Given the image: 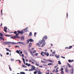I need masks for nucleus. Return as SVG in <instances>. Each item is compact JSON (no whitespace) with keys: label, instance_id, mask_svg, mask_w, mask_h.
Segmentation results:
<instances>
[{"label":"nucleus","instance_id":"1","mask_svg":"<svg viewBox=\"0 0 74 74\" xmlns=\"http://www.w3.org/2000/svg\"><path fill=\"white\" fill-rule=\"evenodd\" d=\"M47 36L46 35L45 36L42 38V40H40L39 42L36 44L37 46H38L39 47H40L41 45H42V43L45 42V40H47Z\"/></svg>","mask_w":74,"mask_h":74},{"label":"nucleus","instance_id":"2","mask_svg":"<svg viewBox=\"0 0 74 74\" xmlns=\"http://www.w3.org/2000/svg\"><path fill=\"white\" fill-rule=\"evenodd\" d=\"M5 44H23V45H25V44L23 42H18L17 43H15L14 42H6L5 43Z\"/></svg>","mask_w":74,"mask_h":74},{"label":"nucleus","instance_id":"3","mask_svg":"<svg viewBox=\"0 0 74 74\" xmlns=\"http://www.w3.org/2000/svg\"><path fill=\"white\" fill-rule=\"evenodd\" d=\"M0 36H1V37H3V34L1 33H0V39H1V40H2L3 41H4V38H3L2 37H1Z\"/></svg>","mask_w":74,"mask_h":74},{"label":"nucleus","instance_id":"4","mask_svg":"<svg viewBox=\"0 0 74 74\" xmlns=\"http://www.w3.org/2000/svg\"><path fill=\"white\" fill-rule=\"evenodd\" d=\"M17 32L19 34H23V31H20L19 30L17 31Z\"/></svg>","mask_w":74,"mask_h":74},{"label":"nucleus","instance_id":"5","mask_svg":"<svg viewBox=\"0 0 74 74\" xmlns=\"http://www.w3.org/2000/svg\"><path fill=\"white\" fill-rule=\"evenodd\" d=\"M47 62H51V63H53L54 62V61L53 60H47Z\"/></svg>","mask_w":74,"mask_h":74},{"label":"nucleus","instance_id":"6","mask_svg":"<svg viewBox=\"0 0 74 74\" xmlns=\"http://www.w3.org/2000/svg\"><path fill=\"white\" fill-rule=\"evenodd\" d=\"M38 70L37 71V73H38V74H41V72L40 70L39 69H38Z\"/></svg>","mask_w":74,"mask_h":74},{"label":"nucleus","instance_id":"7","mask_svg":"<svg viewBox=\"0 0 74 74\" xmlns=\"http://www.w3.org/2000/svg\"><path fill=\"white\" fill-rule=\"evenodd\" d=\"M31 67L32 68V69H33L34 70H36V69H35V68H36V67H35V66H34L32 65Z\"/></svg>","mask_w":74,"mask_h":74},{"label":"nucleus","instance_id":"8","mask_svg":"<svg viewBox=\"0 0 74 74\" xmlns=\"http://www.w3.org/2000/svg\"><path fill=\"white\" fill-rule=\"evenodd\" d=\"M32 43H29V48H30V47H32Z\"/></svg>","mask_w":74,"mask_h":74},{"label":"nucleus","instance_id":"9","mask_svg":"<svg viewBox=\"0 0 74 74\" xmlns=\"http://www.w3.org/2000/svg\"><path fill=\"white\" fill-rule=\"evenodd\" d=\"M27 27L24 29V31H25V32H27Z\"/></svg>","mask_w":74,"mask_h":74},{"label":"nucleus","instance_id":"10","mask_svg":"<svg viewBox=\"0 0 74 74\" xmlns=\"http://www.w3.org/2000/svg\"><path fill=\"white\" fill-rule=\"evenodd\" d=\"M14 38H19V36H14Z\"/></svg>","mask_w":74,"mask_h":74},{"label":"nucleus","instance_id":"11","mask_svg":"<svg viewBox=\"0 0 74 74\" xmlns=\"http://www.w3.org/2000/svg\"><path fill=\"white\" fill-rule=\"evenodd\" d=\"M53 63H49V64H48V66L53 65Z\"/></svg>","mask_w":74,"mask_h":74},{"label":"nucleus","instance_id":"12","mask_svg":"<svg viewBox=\"0 0 74 74\" xmlns=\"http://www.w3.org/2000/svg\"><path fill=\"white\" fill-rule=\"evenodd\" d=\"M29 42H30V41L29 40V39H28L27 41V44H28L29 43Z\"/></svg>","mask_w":74,"mask_h":74},{"label":"nucleus","instance_id":"13","mask_svg":"<svg viewBox=\"0 0 74 74\" xmlns=\"http://www.w3.org/2000/svg\"><path fill=\"white\" fill-rule=\"evenodd\" d=\"M24 53H25V54H26V55H27V51H26L25 50L24 51Z\"/></svg>","mask_w":74,"mask_h":74},{"label":"nucleus","instance_id":"14","mask_svg":"<svg viewBox=\"0 0 74 74\" xmlns=\"http://www.w3.org/2000/svg\"><path fill=\"white\" fill-rule=\"evenodd\" d=\"M5 49L7 50V51H9V52H11V51L9 50V49L6 48Z\"/></svg>","mask_w":74,"mask_h":74},{"label":"nucleus","instance_id":"15","mask_svg":"<svg viewBox=\"0 0 74 74\" xmlns=\"http://www.w3.org/2000/svg\"><path fill=\"white\" fill-rule=\"evenodd\" d=\"M65 71L66 72V73H67V72L69 71V70H68V69H67V68H66V69H65Z\"/></svg>","mask_w":74,"mask_h":74},{"label":"nucleus","instance_id":"16","mask_svg":"<svg viewBox=\"0 0 74 74\" xmlns=\"http://www.w3.org/2000/svg\"><path fill=\"white\" fill-rule=\"evenodd\" d=\"M29 40V41H31V42H33V40L32 39H30Z\"/></svg>","mask_w":74,"mask_h":74},{"label":"nucleus","instance_id":"17","mask_svg":"<svg viewBox=\"0 0 74 74\" xmlns=\"http://www.w3.org/2000/svg\"><path fill=\"white\" fill-rule=\"evenodd\" d=\"M21 40H24V37L22 36L21 37Z\"/></svg>","mask_w":74,"mask_h":74},{"label":"nucleus","instance_id":"18","mask_svg":"<svg viewBox=\"0 0 74 74\" xmlns=\"http://www.w3.org/2000/svg\"><path fill=\"white\" fill-rule=\"evenodd\" d=\"M33 70H34V69H30L29 70V71H33Z\"/></svg>","mask_w":74,"mask_h":74},{"label":"nucleus","instance_id":"19","mask_svg":"<svg viewBox=\"0 0 74 74\" xmlns=\"http://www.w3.org/2000/svg\"><path fill=\"white\" fill-rule=\"evenodd\" d=\"M41 62H42V63H46V62H45L44 61L42 60H41Z\"/></svg>","mask_w":74,"mask_h":74},{"label":"nucleus","instance_id":"20","mask_svg":"<svg viewBox=\"0 0 74 74\" xmlns=\"http://www.w3.org/2000/svg\"><path fill=\"white\" fill-rule=\"evenodd\" d=\"M4 29L5 30H7V27H4Z\"/></svg>","mask_w":74,"mask_h":74},{"label":"nucleus","instance_id":"21","mask_svg":"<svg viewBox=\"0 0 74 74\" xmlns=\"http://www.w3.org/2000/svg\"><path fill=\"white\" fill-rule=\"evenodd\" d=\"M71 73L72 74H73V73H74V69H72Z\"/></svg>","mask_w":74,"mask_h":74},{"label":"nucleus","instance_id":"22","mask_svg":"<svg viewBox=\"0 0 74 74\" xmlns=\"http://www.w3.org/2000/svg\"><path fill=\"white\" fill-rule=\"evenodd\" d=\"M36 50H34L32 52V53H36Z\"/></svg>","mask_w":74,"mask_h":74},{"label":"nucleus","instance_id":"23","mask_svg":"<svg viewBox=\"0 0 74 74\" xmlns=\"http://www.w3.org/2000/svg\"><path fill=\"white\" fill-rule=\"evenodd\" d=\"M4 36H6V37H10V36L8 35H4Z\"/></svg>","mask_w":74,"mask_h":74},{"label":"nucleus","instance_id":"24","mask_svg":"<svg viewBox=\"0 0 74 74\" xmlns=\"http://www.w3.org/2000/svg\"><path fill=\"white\" fill-rule=\"evenodd\" d=\"M27 66H28V67H29V66H31V64H28Z\"/></svg>","mask_w":74,"mask_h":74},{"label":"nucleus","instance_id":"25","mask_svg":"<svg viewBox=\"0 0 74 74\" xmlns=\"http://www.w3.org/2000/svg\"><path fill=\"white\" fill-rule=\"evenodd\" d=\"M16 52L18 53H19V54L20 55V53H19V51L17 50Z\"/></svg>","mask_w":74,"mask_h":74},{"label":"nucleus","instance_id":"26","mask_svg":"<svg viewBox=\"0 0 74 74\" xmlns=\"http://www.w3.org/2000/svg\"><path fill=\"white\" fill-rule=\"evenodd\" d=\"M49 53H47L46 54V55L47 56H49Z\"/></svg>","mask_w":74,"mask_h":74},{"label":"nucleus","instance_id":"27","mask_svg":"<svg viewBox=\"0 0 74 74\" xmlns=\"http://www.w3.org/2000/svg\"><path fill=\"white\" fill-rule=\"evenodd\" d=\"M58 63L59 64H61V62H60V61H58Z\"/></svg>","mask_w":74,"mask_h":74},{"label":"nucleus","instance_id":"28","mask_svg":"<svg viewBox=\"0 0 74 74\" xmlns=\"http://www.w3.org/2000/svg\"><path fill=\"white\" fill-rule=\"evenodd\" d=\"M72 48V46H70L69 47H68L69 49H71Z\"/></svg>","mask_w":74,"mask_h":74},{"label":"nucleus","instance_id":"29","mask_svg":"<svg viewBox=\"0 0 74 74\" xmlns=\"http://www.w3.org/2000/svg\"><path fill=\"white\" fill-rule=\"evenodd\" d=\"M16 61H19V63H21V61L19 60H16Z\"/></svg>","mask_w":74,"mask_h":74},{"label":"nucleus","instance_id":"30","mask_svg":"<svg viewBox=\"0 0 74 74\" xmlns=\"http://www.w3.org/2000/svg\"><path fill=\"white\" fill-rule=\"evenodd\" d=\"M55 57L57 59H58V58H59V56H55Z\"/></svg>","mask_w":74,"mask_h":74},{"label":"nucleus","instance_id":"31","mask_svg":"<svg viewBox=\"0 0 74 74\" xmlns=\"http://www.w3.org/2000/svg\"><path fill=\"white\" fill-rule=\"evenodd\" d=\"M61 74H64V72H63V71H61Z\"/></svg>","mask_w":74,"mask_h":74},{"label":"nucleus","instance_id":"32","mask_svg":"<svg viewBox=\"0 0 74 74\" xmlns=\"http://www.w3.org/2000/svg\"><path fill=\"white\" fill-rule=\"evenodd\" d=\"M43 53H44V52L43 51H42L41 53H40V55H42Z\"/></svg>","mask_w":74,"mask_h":74},{"label":"nucleus","instance_id":"33","mask_svg":"<svg viewBox=\"0 0 74 74\" xmlns=\"http://www.w3.org/2000/svg\"><path fill=\"white\" fill-rule=\"evenodd\" d=\"M33 53H31V55H32V56H33V57H34V54H33Z\"/></svg>","mask_w":74,"mask_h":74},{"label":"nucleus","instance_id":"34","mask_svg":"<svg viewBox=\"0 0 74 74\" xmlns=\"http://www.w3.org/2000/svg\"><path fill=\"white\" fill-rule=\"evenodd\" d=\"M29 35L30 36H32V33L31 32H30L29 34Z\"/></svg>","mask_w":74,"mask_h":74},{"label":"nucleus","instance_id":"35","mask_svg":"<svg viewBox=\"0 0 74 74\" xmlns=\"http://www.w3.org/2000/svg\"><path fill=\"white\" fill-rule=\"evenodd\" d=\"M14 34H16V33H17V32L16 31H15L14 32Z\"/></svg>","mask_w":74,"mask_h":74},{"label":"nucleus","instance_id":"36","mask_svg":"<svg viewBox=\"0 0 74 74\" xmlns=\"http://www.w3.org/2000/svg\"><path fill=\"white\" fill-rule=\"evenodd\" d=\"M34 74H36V73H37V71H35L34 73Z\"/></svg>","mask_w":74,"mask_h":74},{"label":"nucleus","instance_id":"37","mask_svg":"<svg viewBox=\"0 0 74 74\" xmlns=\"http://www.w3.org/2000/svg\"><path fill=\"white\" fill-rule=\"evenodd\" d=\"M56 73H58V69H56Z\"/></svg>","mask_w":74,"mask_h":74},{"label":"nucleus","instance_id":"38","mask_svg":"<svg viewBox=\"0 0 74 74\" xmlns=\"http://www.w3.org/2000/svg\"><path fill=\"white\" fill-rule=\"evenodd\" d=\"M55 71V69H53V71H52V73H54V72Z\"/></svg>","mask_w":74,"mask_h":74},{"label":"nucleus","instance_id":"39","mask_svg":"<svg viewBox=\"0 0 74 74\" xmlns=\"http://www.w3.org/2000/svg\"><path fill=\"white\" fill-rule=\"evenodd\" d=\"M35 64L37 66H39V64H38L36 63Z\"/></svg>","mask_w":74,"mask_h":74},{"label":"nucleus","instance_id":"40","mask_svg":"<svg viewBox=\"0 0 74 74\" xmlns=\"http://www.w3.org/2000/svg\"><path fill=\"white\" fill-rule=\"evenodd\" d=\"M16 36H19V34L18 33L16 34Z\"/></svg>","mask_w":74,"mask_h":74},{"label":"nucleus","instance_id":"41","mask_svg":"<svg viewBox=\"0 0 74 74\" xmlns=\"http://www.w3.org/2000/svg\"><path fill=\"white\" fill-rule=\"evenodd\" d=\"M68 65L69 66V67H71V65H70L69 64H68Z\"/></svg>","mask_w":74,"mask_h":74},{"label":"nucleus","instance_id":"42","mask_svg":"<svg viewBox=\"0 0 74 74\" xmlns=\"http://www.w3.org/2000/svg\"><path fill=\"white\" fill-rule=\"evenodd\" d=\"M68 62H69V63H70V62H71V60H68Z\"/></svg>","mask_w":74,"mask_h":74},{"label":"nucleus","instance_id":"43","mask_svg":"<svg viewBox=\"0 0 74 74\" xmlns=\"http://www.w3.org/2000/svg\"><path fill=\"white\" fill-rule=\"evenodd\" d=\"M34 55H35V56H37V55H38V53H36L34 54Z\"/></svg>","mask_w":74,"mask_h":74},{"label":"nucleus","instance_id":"44","mask_svg":"<svg viewBox=\"0 0 74 74\" xmlns=\"http://www.w3.org/2000/svg\"><path fill=\"white\" fill-rule=\"evenodd\" d=\"M4 31L5 32V33H7V31L5 29H4Z\"/></svg>","mask_w":74,"mask_h":74},{"label":"nucleus","instance_id":"45","mask_svg":"<svg viewBox=\"0 0 74 74\" xmlns=\"http://www.w3.org/2000/svg\"><path fill=\"white\" fill-rule=\"evenodd\" d=\"M36 34H37V33L35 32L34 33V36H36Z\"/></svg>","mask_w":74,"mask_h":74},{"label":"nucleus","instance_id":"46","mask_svg":"<svg viewBox=\"0 0 74 74\" xmlns=\"http://www.w3.org/2000/svg\"><path fill=\"white\" fill-rule=\"evenodd\" d=\"M63 70H64L63 68H61L60 70H61V71H62Z\"/></svg>","mask_w":74,"mask_h":74},{"label":"nucleus","instance_id":"47","mask_svg":"<svg viewBox=\"0 0 74 74\" xmlns=\"http://www.w3.org/2000/svg\"><path fill=\"white\" fill-rule=\"evenodd\" d=\"M23 62H24L25 61V59H24V58H23Z\"/></svg>","mask_w":74,"mask_h":74},{"label":"nucleus","instance_id":"48","mask_svg":"<svg viewBox=\"0 0 74 74\" xmlns=\"http://www.w3.org/2000/svg\"><path fill=\"white\" fill-rule=\"evenodd\" d=\"M22 66L23 67H25V65H24L23 64L22 65Z\"/></svg>","mask_w":74,"mask_h":74},{"label":"nucleus","instance_id":"49","mask_svg":"<svg viewBox=\"0 0 74 74\" xmlns=\"http://www.w3.org/2000/svg\"><path fill=\"white\" fill-rule=\"evenodd\" d=\"M30 53L31 54L33 53V52L32 51H29Z\"/></svg>","mask_w":74,"mask_h":74},{"label":"nucleus","instance_id":"50","mask_svg":"<svg viewBox=\"0 0 74 74\" xmlns=\"http://www.w3.org/2000/svg\"><path fill=\"white\" fill-rule=\"evenodd\" d=\"M9 69H10V71H12V70L11 69V67H9Z\"/></svg>","mask_w":74,"mask_h":74},{"label":"nucleus","instance_id":"51","mask_svg":"<svg viewBox=\"0 0 74 74\" xmlns=\"http://www.w3.org/2000/svg\"><path fill=\"white\" fill-rule=\"evenodd\" d=\"M32 64H34L35 63L34 62H33V61H32Z\"/></svg>","mask_w":74,"mask_h":74},{"label":"nucleus","instance_id":"52","mask_svg":"<svg viewBox=\"0 0 74 74\" xmlns=\"http://www.w3.org/2000/svg\"><path fill=\"white\" fill-rule=\"evenodd\" d=\"M6 55H9V53H8V52H7V53H6Z\"/></svg>","mask_w":74,"mask_h":74},{"label":"nucleus","instance_id":"53","mask_svg":"<svg viewBox=\"0 0 74 74\" xmlns=\"http://www.w3.org/2000/svg\"><path fill=\"white\" fill-rule=\"evenodd\" d=\"M61 57L62 58H63V59H65V58L64 57H63L62 56H61Z\"/></svg>","mask_w":74,"mask_h":74},{"label":"nucleus","instance_id":"54","mask_svg":"<svg viewBox=\"0 0 74 74\" xmlns=\"http://www.w3.org/2000/svg\"><path fill=\"white\" fill-rule=\"evenodd\" d=\"M44 53L45 55V56H46V54H47L46 52H45V53Z\"/></svg>","mask_w":74,"mask_h":74},{"label":"nucleus","instance_id":"55","mask_svg":"<svg viewBox=\"0 0 74 74\" xmlns=\"http://www.w3.org/2000/svg\"><path fill=\"white\" fill-rule=\"evenodd\" d=\"M25 64L26 66H27V65H28V63H26Z\"/></svg>","mask_w":74,"mask_h":74},{"label":"nucleus","instance_id":"56","mask_svg":"<svg viewBox=\"0 0 74 74\" xmlns=\"http://www.w3.org/2000/svg\"><path fill=\"white\" fill-rule=\"evenodd\" d=\"M23 63L24 64H26V62H25V61H23Z\"/></svg>","mask_w":74,"mask_h":74},{"label":"nucleus","instance_id":"57","mask_svg":"<svg viewBox=\"0 0 74 74\" xmlns=\"http://www.w3.org/2000/svg\"><path fill=\"white\" fill-rule=\"evenodd\" d=\"M53 53H55V51H53Z\"/></svg>","mask_w":74,"mask_h":74},{"label":"nucleus","instance_id":"58","mask_svg":"<svg viewBox=\"0 0 74 74\" xmlns=\"http://www.w3.org/2000/svg\"><path fill=\"white\" fill-rule=\"evenodd\" d=\"M15 47H19V46H15Z\"/></svg>","mask_w":74,"mask_h":74},{"label":"nucleus","instance_id":"59","mask_svg":"<svg viewBox=\"0 0 74 74\" xmlns=\"http://www.w3.org/2000/svg\"><path fill=\"white\" fill-rule=\"evenodd\" d=\"M25 61L26 62H27V61H28V60H27V59Z\"/></svg>","mask_w":74,"mask_h":74},{"label":"nucleus","instance_id":"60","mask_svg":"<svg viewBox=\"0 0 74 74\" xmlns=\"http://www.w3.org/2000/svg\"><path fill=\"white\" fill-rule=\"evenodd\" d=\"M2 25H3V24L2 23H1V26H2Z\"/></svg>","mask_w":74,"mask_h":74},{"label":"nucleus","instance_id":"61","mask_svg":"<svg viewBox=\"0 0 74 74\" xmlns=\"http://www.w3.org/2000/svg\"><path fill=\"white\" fill-rule=\"evenodd\" d=\"M74 62V60H71V62Z\"/></svg>","mask_w":74,"mask_h":74},{"label":"nucleus","instance_id":"62","mask_svg":"<svg viewBox=\"0 0 74 74\" xmlns=\"http://www.w3.org/2000/svg\"><path fill=\"white\" fill-rule=\"evenodd\" d=\"M21 55L23 56H23H24V55H23V54H22Z\"/></svg>","mask_w":74,"mask_h":74},{"label":"nucleus","instance_id":"63","mask_svg":"<svg viewBox=\"0 0 74 74\" xmlns=\"http://www.w3.org/2000/svg\"><path fill=\"white\" fill-rule=\"evenodd\" d=\"M39 67H42V66H39Z\"/></svg>","mask_w":74,"mask_h":74},{"label":"nucleus","instance_id":"64","mask_svg":"<svg viewBox=\"0 0 74 74\" xmlns=\"http://www.w3.org/2000/svg\"><path fill=\"white\" fill-rule=\"evenodd\" d=\"M20 53H21V54H22V51H21Z\"/></svg>","mask_w":74,"mask_h":74}]
</instances>
